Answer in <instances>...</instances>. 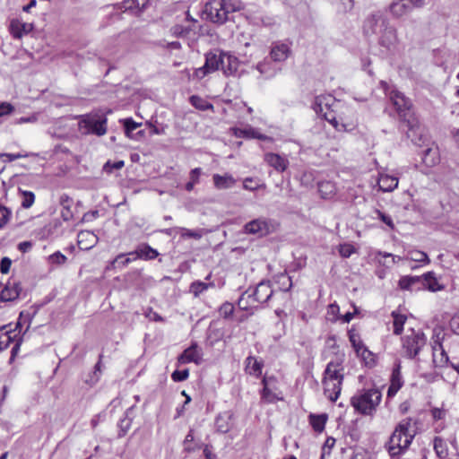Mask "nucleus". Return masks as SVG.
Here are the masks:
<instances>
[{
	"label": "nucleus",
	"instance_id": "nucleus-11",
	"mask_svg": "<svg viewBox=\"0 0 459 459\" xmlns=\"http://www.w3.org/2000/svg\"><path fill=\"white\" fill-rule=\"evenodd\" d=\"M344 361V354L338 355L335 360H331L327 363L323 374V379L343 382L344 368L342 363Z\"/></svg>",
	"mask_w": 459,
	"mask_h": 459
},
{
	"label": "nucleus",
	"instance_id": "nucleus-24",
	"mask_svg": "<svg viewBox=\"0 0 459 459\" xmlns=\"http://www.w3.org/2000/svg\"><path fill=\"white\" fill-rule=\"evenodd\" d=\"M432 351L433 362L436 365V367H444L449 362L448 355L444 350L438 338L434 341V343L432 345Z\"/></svg>",
	"mask_w": 459,
	"mask_h": 459
},
{
	"label": "nucleus",
	"instance_id": "nucleus-55",
	"mask_svg": "<svg viewBox=\"0 0 459 459\" xmlns=\"http://www.w3.org/2000/svg\"><path fill=\"white\" fill-rule=\"evenodd\" d=\"M132 408L128 409L127 411H130ZM128 413V411H126ZM132 420L127 417V414H126L125 418L121 419L118 422V428L120 429L121 433L119 434V437L125 436L126 433L128 431L131 426Z\"/></svg>",
	"mask_w": 459,
	"mask_h": 459
},
{
	"label": "nucleus",
	"instance_id": "nucleus-61",
	"mask_svg": "<svg viewBox=\"0 0 459 459\" xmlns=\"http://www.w3.org/2000/svg\"><path fill=\"white\" fill-rule=\"evenodd\" d=\"M376 212L377 214V218L379 220H381L385 224H386L391 230H393L394 228V224L393 222V220H392V218L389 215L382 212L379 210H377Z\"/></svg>",
	"mask_w": 459,
	"mask_h": 459
},
{
	"label": "nucleus",
	"instance_id": "nucleus-46",
	"mask_svg": "<svg viewBox=\"0 0 459 459\" xmlns=\"http://www.w3.org/2000/svg\"><path fill=\"white\" fill-rule=\"evenodd\" d=\"M22 201L21 204L23 208H30L35 201V195L31 191H21Z\"/></svg>",
	"mask_w": 459,
	"mask_h": 459
},
{
	"label": "nucleus",
	"instance_id": "nucleus-7",
	"mask_svg": "<svg viewBox=\"0 0 459 459\" xmlns=\"http://www.w3.org/2000/svg\"><path fill=\"white\" fill-rule=\"evenodd\" d=\"M389 23L388 19L381 11H375L367 15L363 22L362 30L365 36H377Z\"/></svg>",
	"mask_w": 459,
	"mask_h": 459
},
{
	"label": "nucleus",
	"instance_id": "nucleus-23",
	"mask_svg": "<svg viewBox=\"0 0 459 459\" xmlns=\"http://www.w3.org/2000/svg\"><path fill=\"white\" fill-rule=\"evenodd\" d=\"M403 385V381L401 374V366L400 364H396L391 375V383L387 390V396H394L397 394V392L401 389Z\"/></svg>",
	"mask_w": 459,
	"mask_h": 459
},
{
	"label": "nucleus",
	"instance_id": "nucleus-58",
	"mask_svg": "<svg viewBox=\"0 0 459 459\" xmlns=\"http://www.w3.org/2000/svg\"><path fill=\"white\" fill-rule=\"evenodd\" d=\"M349 338L356 352L361 350L362 347L365 345L363 342L359 339V336L355 333H350Z\"/></svg>",
	"mask_w": 459,
	"mask_h": 459
},
{
	"label": "nucleus",
	"instance_id": "nucleus-52",
	"mask_svg": "<svg viewBox=\"0 0 459 459\" xmlns=\"http://www.w3.org/2000/svg\"><path fill=\"white\" fill-rule=\"evenodd\" d=\"M126 134L130 137V134L141 126V123H136L133 118H126L123 121Z\"/></svg>",
	"mask_w": 459,
	"mask_h": 459
},
{
	"label": "nucleus",
	"instance_id": "nucleus-48",
	"mask_svg": "<svg viewBox=\"0 0 459 459\" xmlns=\"http://www.w3.org/2000/svg\"><path fill=\"white\" fill-rule=\"evenodd\" d=\"M256 69L259 73L265 77H272L274 75V69L271 67V64L267 61H263L257 64Z\"/></svg>",
	"mask_w": 459,
	"mask_h": 459
},
{
	"label": "nucleus",
	"instance_id": "nucleus-29",
	"mask_svg": "<svg viewBox=\"0 0 459 459\" xmlns=\"http://www.w3.org/2000/svg\"><path fill=\"white\" fill-rule=\"evenodd\" d=\"M421 278L420 276H403L398 281V286L403 290H420Z\"/></svg>",
	"mask_w": 459,
	"mask_h": 459
},
{
	"label": "nucleus",
	"instance_id": "nucleus-15",
	"mask_svg": "<svg viewBox=\"0 0 459 459\" xmlns=\"http://www.w3.org/2000/svg\"><path fill=\"white\" fill-rule=\"evenodd\" d=\"M244 230L247 234L265 236L270 233V223L264 218L255 219L244 226Z\"/></svg>",
	"mask_w": 459,
	"mask_h": 459
},
{
	"label": "nucleus",
	"instance_id": "nucleus-43",
	"mask_svg": "<svg viewBox=\"0 0 459 459\" xmlns=\"http://www.w3.org/2000/svg\"><path fill=\"white\" fill-rule=\"evenodd\" d=\"M264 388L261 392V397L267 403H273L276 400H280L278 397L267 385V380L265 378L263 379Z\"/></svg>",
	"mask_w": 459,
	"mask_h": 459
},
{
	"label": "nucleus",
	"instance_id": "nucleus-34",
	"mask_svg": "<svg viewBox=\"0 0 459 459\" xmlns=\"http://www.w3.org/2000/svg\"><path fill=\"white\" fill-rule=\"evenodd\" d=\"M5 329L6 326L4 325L1 328L0 332V353L8 348V346L15 337L14 331Z\"/></svg>",
	"mask_w": 459,
	"mask_h": 459
},
{
	"label": "nucleus",
	"instance_id": "nucleus-63",
	"mask_svg": "<svg viewBox=\"0 0 459 459\" xmlns=\"http://www.w3.org/2000/svg\"><path fill=\"white\" fill-rule=\"evenodd\" d=\"M12 260L8 257H3L0 262V272L4 274L10 271Z\"/></svg>",
	"mask_w": 459,
	"mask_h": 459
},
{
	"label": "nucleus",
	"instance_id": "nucleus-19",
	"mask_svg": "<svg viewBox=\"0 0 459 459\" xmlns=\"http://www.w3.org/2000/svg\"><path fill=\"white\" fill-rule=\"evenodd\" d=\"M22 291L21 283L18 281H8L0 293V301H13L16 299Z\"/></svg>",
	"mask_w": 459,
	"mask_h": 459
},
{
	"label": "nucleus",
	"instance_id": "nucleus-1",
	"mask_svg": "<svg viewBox=\"0 0 459 459\" xmlns=\"http://www.w3.org/2000/svg\"><path fill=\"white\" fill-rule=\"evenodd\" d=\"M411 424L412 419L405 418L395 427L385 445L391 456L400 455L409 448L415 436V431H411Z\"/></svg>",
	"mask_w": 459,
	"mask_h": 459
},
{
	"label": "nucleus",
	"instance_id": "nucleus-41",
	"mask_svg": "<svg viewBox=\"0 0 459 459\" xmlns=\"http://www.w3.org/2000/svg\"><path fill=\"white\" fill-rule=\"evenodd\" d=\"M195 439L193 430L190 429L187 435L186 436L184 439V450L187 453L195 452L202 447V445H193V441Z\"/></svg>",
	"mask_w": 459,
	"mask_h": 459
},
{
	"label": "nucleus",
	"instance_id": "nucleus-40",
	"mask_svg": "<svg viewBox=\"0 0 459 459\" xmlns=\"http://www.w3.org/2000/svg\"><path fill=\"white\" fill-rule=\"evenodd\" d=\"M356 353L365 362L366 366L373 367L375 365V355L365 345Z\"/></svg>",
	"mask_w": 459,
	"mask_h": 459
},
{
	"label": "nucleus",
	"instance_id": "nucleus-42",
	"mask_svg": "<svg viewBox=\"0 0 459 459\" xmlns=\"http://www.w3.org/2000/svg\"><path fill=\"white\" fill-rule=\"evenodd\" d=\"M202 174L201 168H195L189 173L190 181L186 184V190L191 192L194 189L195 185L199 183V178Z\"/></svg>",
	"mask_w": 459,
	"mask_h": 459
},
{
	"label": "nucleus",
	"instance_id": "nucleus-37",
	"mask_svg": "<svg viewBox=\"0 0 459 459\" xmlns=\"http://www.w3.org/2000/svg\"><path fill=\"white\" fill-rule=\"evenodd\" d=\"M434 450L439 459H446L448 455L446 443L439 437L434 438Z\"/></svg>",
	"mask_w": 459,
	"mask_h": 459
},
{
	"label": "nucleus",
	"instance_id": "nucleus-21",
	"mask_svg": "<svg viewBox=\"0 0 459 459\" xmlns=\"http://www.w3.org/2000/svg\"><path fill=\"white\" fill-rule=\"evenodd\" d=\"M238 65L239 61L236 56L223 52V63H221L220 70L223 72L224 75H237Z\"/></svg>",
	"mask_w": 459,
	"mask_h": 459
},
{
	"label": "nucleus",
	"instance_id": "nucleus-33",
	"mask_svg": "<svg viewBox=\"0 0 459 459\" xmlns=\"http://www.w3.org/2000/svg\"><path fill=\"white\" fill-rule=\"evenodd\" d=\"M262 364L252 356H249L246 359L245 370L247 374L258 377L262 373Z\"/></svg>",
	"mask_w": 459,
	"mask_h": 459
},
{
	"label": "nucleus",
	"instance_id": "nucleus-12",
	"mask_svg": "<svg viewBox=\"0 0 459 459\" xmlns=\"http://www.w3.org/2000/svg\"><path fill=\"white\" fill-rule=\"evenodd\" d=\"M390 100L398 112L399 116L403 119H408L411 114V102L402 92L392 90L389 93Z\"/></svg>",
	"mask_w": 459,
	"mask_h": 459
},
{
	"label": "nucleus",
	"instance_id": "nucleus-14",
	"mask_svg": "<svg viewBox=\"0 0 459 459\" xmlns=\"http://www.w3.org/2000/svg\"><path fill=\"white\" fill-rule=\"evenodd\" d=\"M203 360V351L197 345L196 342H194L186 349L178 358V364H186V363H195L196 365L201 364Z\"/></svg>",
	"mask_w": 459,
	"mask_h": 459
},
{
	"label": "nucleus",
	"instance_id": "nucleus-20",
	"mask_svg": "<svg viewBox=\"0 0 459 459\" xmlns=\"http://www.w3.org/2000/svg\"><path fill=\"white\" fill-rule=\"evenodd\" d=\"M343 382L322 379L324 394L332 402H335L341 394Z\"/></svg>",
	"mask_w": 459,
	"mask_h": 459
},
{
	"label": "nucleus",
	"instance_id": "nucleus-60",
	"mask_svg": "<svg viewBox=\"0 0 459 459\" xmlns=\"http://www.w3.org/2000/svg\"><path fill=\"white\" fill-rule=\"evenodd\" d=\"M29 154L26 152H18V153H3L1 154L2 158H5L6 161L12 162L21 158H26Z\"/></svg>",
	"mask_w": 459,
	"mask_h": 459
},
{
	"label": "nucleus",
	"instance_id": "nucleus-49",
	"mask_svg": "<svg viewBox=\"0 0 459 459\" xmlns=\"http://www.w3.org/2000/svg\"><path fill=\"white\" fill-rule=\"evenodd\" d=\"M335 5L338 13H346L353 9L354 0H339Z\"/></svg>",
	"mask_w": 459,
	"mask_h": 459
},
{
	"label": "nucleus",
	"instance_id": "nucleus-62",
	"mask_svg": "<svg viewBox=\"0 0 459 459\" xmlns=\"http://www.w3.org/2000/svg\"><path fill=\"white\" fill-rule=\"evenodd\" d=\"M62 210H61V217L64 221H68L73 219V212L69 205H65L64 203H62Z\"/></svg>",
	"mask_w": 459,
	"mask_h": 459
},
{
	"label": "nucleus",
	"instance_id": "nucleus-30",
	"mask_svg": "<svg viewBox=\"0 0 459 459\" xmlns=\"http://www.w3.org/2000/svg\"><path fill=\"white\" fill-rule=\"evenodd\" d=\"M420 277H422L421 281H420V289H427L430 291H437L443 289L432 272H428Z\"/></svg>",
	"mask_w": 459,
	"mask_h": 459
},
{
	"label": "nucleus",
	"instance_id": "nucleus-35",
	"mask_svg": "<svg viewBox=\"0 0 459 459\" xmlns=\"http://www.w3.org/2000/svg\"><path fill=\"white\" fill-rule=\"evenodd\" d=\"M391 316L393 317L394 333L400 335L403 330V325L407 320V316L398 313L397 311H393Z\"/></svg>",
	"mask_w": 459,
	"mask_h": 459
},
{
	"label": "nucleus",
	"instance_id": "nucleus-6",
	"mask_svg": "<svg viewBox=\"0 0 459 459\" xmlns=\"http://www.w3.org/2000/svg\"><path fill=\"white\" fill-rule=\"evenodd\" d=\"M426 336L421 331L409 329L402 339L403 349L410 358H415L420 350L426 345Z\"/></svg>",
	"mask_w": 459,
	"mask_h": 459
},
{
	"label": "nucleus",
	"instance_id": "nucleus-4",
	"mask_svg": "<svg viewBox=\"0 0 459 459\" xmlns=\"http://www.w3.org/2000/svg\"><path fill=\"white\" fill-rule=\"evenodd\" d=\"M334 103L335 100L331 95L318 96L315 100V110L321 114L337 131H351L352 127L350 125L340 123L330 110Z\"/></svg>",
	"mask_w": 459,
	"mask_h": 459
},
{
	"label": "nucleus",
	"instance_id": "nucleus-59",
	"mask_svg": "<svg viewBox=\"0 0 459 459\" xmlns=\"http://www.w3.org/2000/svg\"><path fill=\"white\" fill-rule=\"evenodd\" d=\"M278 279H279V282L282 286V290L288 291L291 288L292 282H291L290 277H289L286 274H281V275H279Z\"/></svg>",
	"mask_w": 459,
	"mask_h": 459
},
{
	"label": "nucleus",
	"instance_id": "nucleus-32",
	"mask_svg": "<svg viewBox=\"0 0 459 459\" xmlns=\"http://www.w3.org/2000/svg\"><path fill=\"white\" fill-rule=\"evenodd\" d=\"M423 163L428 167H434L439 162L437 149L427 148L423 152Z\"/></svg>",
	"mask_w": 459,
	"mask_h": 459
},
{
	"label": "nucleus",
	"instance_id": "nucleus-56",
	"mask_svg": "<svg viewBox=\"0 0 459 459\" xmlns=\"http://www.w3.org/2000/svg\"><path fill=\"white\" fill-rule=\"evenodd\" d=\"M219 312L221 316L228 318L232 316L234 312V306L232 303L225 302L220 307Z\"/></svg>",
	"mask_w": 459,
	"mask_h": 459
},
{
	"label": "nucleus",
	"instance_id": "nucleus-9",
	"mask_svg": "<svg viewBox=\"0 0 459 459\" xmlns=\"http://www.w3.org/2000/svg\"><path fill=\"white\" fill-rule=\"evenodd\" d=\"M248 290L247 298H250L252 304L255 303L257 307L269 301L273 295V290L269 281H262L252 290Z\"/></svg>",
	"mask_w": 459,
	"mask_h": 459
},
{
	"label": "nucleus",
	"instance_id": "nucleus-10",
	"mask_svg": "<svg viewBox=\"0 0 459 459\" xmlns=\"http://www.w3.org/2000/svg\"><path fill=\"white\" fill-rule=\"evenodd\" d=\"M426 0H393L389 11L394 17L399 18L411 13L414 8H420Z\"/></svg>",
	"mask_w": 459,
	"mask_h": 459
},
{
	"label": "nucleus",
	"instance_id": "nucleus-25",
	"mask_svg": "<svg viewBox=\"0 0 459 459\" xmlns=\"http://www.w3.org/2000/svg\"><path fill=\"white\" fill-rule=\"evenodd\" d=\"M33 30V24L13 20L10 23V32L15 39H21Z\"/></svg>",
	"mask_w": 459,
	"mask_h": 459
},
{
	"label": "nucleus",
	"instance_id": "nucleus-36",
	"mask_svg": "<svg viewBox=\"0 0 459 459\" xmlns=\"http://www.w3.org/2000/svg\"><path fill=\"white\" fill-rule=\"evenodd\" d=\"M327 420V416L325 414L315 415L311 414L309 416V422L316 432H322L325 429V426Z\"/></svg>",
	"mask_w": 459,
	"mask_h": 459
},
{
	"label": "nucleus",
	"instance_id": "nucleus-8",
	"mask_svg": "<svg viewBox=\"0 0 459 459\" xmlns=\"http://www.w3.org/2000/svg\"><path fill=\"white\" fill-rule=\"evenodd\" d=\"M221 63H223V52H209L205 55L204 65L195 71V76L201 80L207 74L220 70Z\"/></svg>",
	"mask_w": 459,
	"mask_h": 459
},
{
	"label": "nucleus",
	"instance_id": "nucleus-38",
	"mask_svg": "<svg viewBox=\"0 0 459 459\" xmlns=\"http://www.w3.org/2000/svg\"><path fill=\"white\" fill-rule=\"evenodd\" d=\"M318 191L325 199L331 197L335 193V186L331 181L318 183Z\"/></svg>",
	"mask_w": 459,
	"mask_h": 459
},
{
	"label": "nucleus",
	"instance_id": "nucleus-45",
	"mask_svg": "<svg viewBox=\"0 0 459 459\" xmlns=\"http://www.w3.org/2000/svg\"><path fill=\"white\" fill-rule=\"evenodd\" d=\"M249 290H247L238 299V305L242 310H247L248 308H257V305L255 303L252 304L250 298H247Z\"/></svg>",
	"mask_w": 459,
	"mask_h": 459
},
{
	"label": "nucleus",
	"instance_id": "nucleus-28",
	"mask_svg": "<svg viewBox=\"0 0 459 459\" xmlns=\"http://www.w3.org/2000/svg\"><path fill=\"white\" fill-rule=\"evenodd\" d=\"M290 48L285 43H275L270 52L271 58L274 62H282L286 60L290 55Z\"/></svg>",
	"mask_w": 459,
	"mask_h": 459
},
{
	"label": "nucleus",
	"instance_id": "nucleus-5",
	"mask_svg": "<svg viewBox=\"0 0 459 459\" xmlns=\"http://www.w3.org/2000/svg\"><path fill=\"white\" fill-rule=\"evenodd\" d=\"M233 11L230 0H210L204 10L207 19L219 24L224 23L228 20V14Z\"/></svg>",
	"mask_w": 459,
	"mask_h": 459
},
{
	"label": "nucleus",
	"instance_id": "nucleus-50",
	"mask_svg": "<svg viewBox=\"0 0 459 459\" xmlns=\"http://www.w3.org/2000/svg\"><path fill=\"white\" fill-rule=\"evenodd\" d=\"M125 166L124 160H117L115 162H112L110 160H108L103 165V171L107 174H111L115 169L118 170L121 169Z\"/></svg>",
	"mask_w": 459,
	"mask_h": 459
},
{
	"label": "nucleus",
	"instance_id": "nucleus-64",
	"mask_svg": "<svg viewBox=\"0 0 459 459\" xmlns=\"http://www.w3.org/2000/svg\"><path fill=\"white\" fill-rule=\"evenodd\" d=\"M253 178H246L243 181V188L249 191H255L259 187V185L254 183Z\"/></svg>",
	"mask_w": 459,
	"mask_h": 459
},
{
	"label": "nucleus",
	"instance_id": "nucleus-51",
	"mask_svg": "<svg viewBox=\"0 0 459 459\" xmlns=\"http://www.w3.org/2000/svg\"><path fill=\"white\" fill-rule=\"evenodd\" d=\"M48 260L50 264L62 265L66 262L67 257L61 252L56 251L54 254L50 255Z\"/></svg>",
	"mask_w": 459,
	"mask_h": 459
},
{
	"label": "nucleus",
	"instance_id": "nucleus-26",
	"mask_svg": "<svg viewBox=\"0 0 459 459\" xmlns=\"http://www.w3.org/2000/svg\"><path fill=\"white\" fill-rule=\"evenodd\" d=\"M377 185L382 192H392L398 186V178L385 173H380Z\"/></svg>",
	"mask_w": 459,
	"mask_h": 459
},
{
	"label": "nucleus",
	"instance_id": "nucleus-18",
	"mask_svg": "<svg viewBox=\"0 0 459 459\" xmlns=\"http://www.w3.org/2000/svg\"><path fill=\"white\" fill-rule=\"evenodd\" d=\"M129 256H134V258H140L143 260H153L159 255V252L152 248L146 243H142L137 246L135 250L127 253Z\"/></svg>",
	"mask_w": 459,
	"mask_h": 459
},
{
	"label": "nucleus",
	"instance_id": "nucleus-16",
	"mask_svg": "<svg viewBox=\"0 0 459 459\" xmlns=\"http://www.w3.org/2000/svg\"><path fill=\"white\" fill-rule=\"evenodd\" d=\"M232 132L234 136L238 138H245V139H258L262 141L273 142V138L259 133V131L247 125L243 128L235 127L232 128Z\"/></svg>",
	"mask_w": 459,
	"mask_h": 459
},
{
	"label": "nucleus",
	"instance_id": "nucleus-44",
	"mask_svg": "<svg viewBox=\"0 0 459 459\" xmlns=\"http://www.w3.org/2000/svg\"><path fill=\"white\" fill-rule=\"evenodd\" d=\"M177 229H178V231L181 235L182 238H195V239H200L202 237H203V232H204V230H189V229H186V228H181V227H178Z\"/></svg>",
	"mask_w": 459,
	"mask_h": 459
},
{
	"label": "nucleus",
	"instance_id": "nucleus-54",
	"mask_svg": "<svg viewBox=\"0 0 459 459\" xmlns=\"http://www.w3.org/2000/svg\"><path fill=\"white\" fill-rule=\"evenodd\" d=\"M339 254L343 258L350 257L355 253V247L351 244L344 243L339 246Z\"/></svg>",
	"mask_w": 459,
	"mask_h": 459
},
{
	"label": "nucleus",
	"instance_id": "nucleus-22",
	"mask_svg": "<svg viewBox=\"0 0 459 459\" xmlns=\"http://www.w3.org/2000/svg\"><path fill=\"white\" fill-rule=\"evenodd\" d=\"M98 243V237L90 230H82L77 236V244L82 250H90Z\"/></svg>",
	"mask_w": 459,
	"mask_h": 459
},
{
	"label": "nucleus",
	"instance_id": "nucleus-2",
	"mask_svg": "<svg viewBox=\"0 0 459 459\" xmlns=\"http://www.w3.org/2000/svg\"><path fill=\"white\" fill-rule=\"evenodd\" d=\"M382 400V394L377 388L364 389L351 399L354 409L363 415H371L376 411Z\"/></svg>",
	"mask_w": 459,
	"mask_h": 459
},
{
	"label": "nucleus",
	"instance_id": "nucleus-17",
	"mask_svg": "<svg viewBox=\"0 0 459 459\" xmlns=\"http://www.w3.org/2000/svg\"><path fill=\"white\" fill-rule=\"evenodd\" d=\"M264 161L278 172H284L289 167V160L282 155L274 152H267L264 157Z\"/></svg>",
	"mask_w": 459,
	"mask_h": 459
},
{
	"label": "nucleus",
	"instance_id": "nucleus-31",
	"mask_svg": "<svg viewBox=\"0 0 459 459\" xmlns=\"http://www.w3.org/2000/svg\"><path fill=\"white\" fill-rule=\"evenodd\" d=\"M404 259L420 263L422 264H428L430 262L428 255L425 252L418 249L407 250Z\"/></svg>",
	"mask_w": 459,
	"mask_h": 459
},
{
	"label": "nucleus",
	"instance_id": "nucleus-39",
	"mask_svg": "<svg viewBox=\"0 0 459 459\" xmlns=\"http://www.w3.org/2000/svg\"><path fill=\"white\" fill-rule=\"evenodd\" d=\"M190 103L197 109L205 111L213 108V106L209 101L205 100L200 96L193 95L190 97Z\"/></svg>",
	"mask_w": 459,
	"mask_h": 459
},
{
	"label": "nucleus",
	"instance_id": "nucleus-3",
	"mask_svg": "<svg viewBox=\"0 0 459 459\" xmlns=\"http://www.w3.org/2000/svg\"><path fill=\"white\" fill-rule=\"evenodd\" d=\"M107 117L98 112L82 115L79 121V129L84 134L102 136L107 133Z\"/></svg>",
	"mask_w": 459,
	"mask_h": 459
},
{
	"label": "nucleus",
	"instance_id": "nucleus-57",
	"mask_svg": "<svg viewBox=\"0 0 459 459\" xmlns=\"http://www.w3.org/2000/svg\"><path fill=\"white\" fill-rule=\"evenodd\" d=\"M189 377V370L188 369H183V370H175L171 374V378L174 382H182L187 379Z\"/></svg>",
	"mask_w": 459,
	"mask_h": 459
},
{
	"label": "nucleus",
	"instance_id": "nucleus-53",
	"mask_svg": "<svg viewBox=\"0 0 459 459\" xmlns=\"http://www.w3.org/2000/svg\"><path fill=\"white\" fill-rule=\"evenodd\" d=\"M11 215V210L0 204V229H3L7 224Z\"/></svg>",
	"mask_w": 459,
	"mask_h": 459
},
{
	"label": "nucleus",
	"instance_id": "nucleus-13",
	"mask_svg": "<svg viewBox=\"0 0 459 459\" xmlns=\"http://www.w3.org/2000/svg\"><path fill=\"white\" fill-rule=\"evenodd\" d=\"M377 37L379 46L387 51H392L396 48L398 43L397 31L390 22L383 29Z\"/></svg>",
	"mask_w": 459,
	"mask_h": 459
},
{
	"label": "nucleus",
	"instance_id": "nucleus-27",
	"mask_svg": "<svg viewBox=\"0 0 459 459\" xmlns=\"http://www.w3.org/2000/svg\"><path fill=\"white\" fill-rule=\"evenodd\" d=\"M212 181L215 188L219 190L229 189L235 186L237 180L229 173L224 175L214 174Z\"/></svg>",
	"mask_w": 459,
	"mask_h": 459
},
{
	"label": "nucleus",
	"instance_id": "nucleus-47",
	"mask_svg": "<svg viewBox=\"0 0 459 459\" xmlns=\"http://www.w3.org/2000/svg\"><path fill=\"white\" fill-rule=\"evenodd\" d=\"M211 284L203 282V281H194L190 285V292L194 294L195 297H198L201 293L205 291Z\"/></svg>",
	"mask_w": 459,
	"mask_h": 459
}]
</instances>
